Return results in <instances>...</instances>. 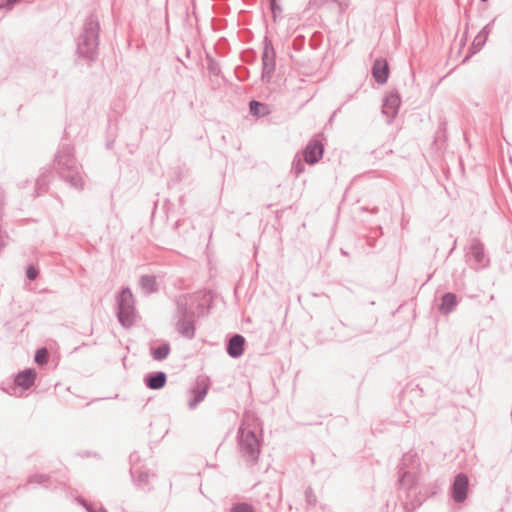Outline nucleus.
Returning a JSON list of instances; mask_svg holds the SVG:
<instances>
[{
  "instance_id": "f257e3e1",
  "label": "nucleus",
  "mask_w": 512,
  "mask_h": 512,
  "mask_svg": "<svg viewBox=\"0 0 512 512\" xmlns=\"http://www.w3.org/2000/svg\"><path fill=\"white\" fill-rule=\"evenodd\" d=\"M100 23L95 13L84 21L81 33L76 38V55L78 59L90 64L99 54Z\"/></svg>"
},
{
  "instance_id": "f03ea898",
  "label": "nucleus",
  "mask_w": 512,
  "mask_h": 512,
  "mask_svg": "<svg viewBox=\"0 0 512 512\" xmlns=\"http://www.w3.org/2000/svg\"><path fill=\"white\" fill-rule=\"evenodd\" d=\"M54 167L60 177L71 187L76 189L83 188V180L81 176V166L74 156V148L70 144H62L58 149Z\"/></svg>"
},
{
  "instance_id": "7ed1b4c3",
  "label": "nucleus",
  "mask_w": 512,
  "mask_h": 512,
  "mask_svg": "<svg viewBox=\"0 0 512 512\" xmlns=\"http://www.w3.org/2000/svg\"><path fill=\"white\" fill-rule=\"evenodd\" d=\"M263 438L257 435L252 429L242 425L237 431V445L241 458L247 466L251 467L258 463L261 453Z\"/></svg>"
},
{
  "instance_id": "20e7f679",
  "label": "nucleus",
  "mask_w": 512,
  "mask_h": 512,
  "mask_svg": "<svg viewBox=\"0 0 512 512\" xmlns=\"http://www.w3.org/2000/svg\"><path fill=\"white\" fill-rule=\"evenodd\" d=\"M175 328L186 339L195 337L196 312L192 304L188 302V295H181L176 300Z\"/></svg>"
},
{
  "instance_id": "39448f33",
  "label": "nucleus",
  "mask_w": 512,
  "mask_h": 512,
  "mask_svg": "<svg viewBox=\"0 0 512 512\" xmlns=\"http://www.w3.org/2000/svg\"><path fill=\"white\" fill-rule=\"evenodd\" d=\"M420 459L416 452L409 451L402 456L398 465V483L399 486H409V493L413 490L414 485L418 482V472L420 470Z\"/></svg>"
},
{
  "instance_id": "423d86ee",
  "label": "nucleus",
  "mask_w": 512,
  "mask_h": 512,
  "mask_svg": "<svg viewBox=\"0 0 512 512\" xmlns=\"http://www.w3.org/2000/svg\"><path fill=\"white\" fill-rule=\"evenodd\" d=\"M276 52L273 47L272 41L265 36L263 39V52L261 56L262 60V73H261V79L263 82H270L272 75L275 71L276 67Z\"/></svg>"
},
{
  "instance_id": "0eeeda50",
  "label": "nucleus",
  "mask_w": 512,
  "mask_h": 512,
  "mask_svg": "<svg viewBox=\"0 0 512 512\" xmlns=\"http://www.w3.org/2000/svg\"><path fill=\"white\" fill-rule=\"evenodd\" d=\"M469 479L464 473H458L451 484L450 496L457 503H463L468 497Z\"/></svg>"
},
{
  "instance_id": "6e6552de",
  "label": "nucleus",
  "mask_w": 512,
  "mask_h": 512,
  "mask_svg": "<svg viewBox=\"0 0 512 512\" xmlns=\"http://www.w3.org/2000/svg\"><path fill=\"white\" fill-rule=\"evenodd\" d=\"M401 105V96L398 91H390L383 99L381 112L387 117V122L390 124L397 116Z\"/></svg>"
},
{
  "instance_id": "1a4fd4ad",
  "label": "nucleus",
  "mask_w": 512,
  "mask_h": 512,
  "mask_svg": "<svg viewBox=\"0 0 512 512\" xmlns=\"http://www.w3.org/2000/svg\"><path fill=\"white\" fill-rule=\"evenodd\" d=\"M116 316L119 323L128 328V286H123L117 295Z\"/></svg>"
},
{
  "instance_id": "9d476101",
  "label": "nucleus",
  "mask_w": 512,
  "mask_h": 512,
  "mask_svg": "<svg viewBox=\"0 0 512 512\" xmlns=\"http://www.w3.org/2000/svg\"><path fill=\"white\" fill-rule=\"evenodd\" d=\"M324 154V146L317 138H312L304 149V161L314 165L320 161Z\"/></svg>"
},
{
  "instance_id": "9b49d317",
  "label": "nucleus",
  "mask_w": 512,
  "mask_h": 512,
  "mask_svg": "<svg viewBox=\"0 0 512 512\" xmlns=\"http://www.w3.org/2000/svg\"><path fill=\"white\" fill-rule=\"evenodd\" d=\"M36 376L37 373L34 368H26L18 372L14 377L13 390L16 391L17 388H21L22 390L30 389L35 383ZM15 393L16 392H13L12 394Z\"/></svg>"
},
{
  "instance_id": "f8f14e48",
  "label": "nucleus",
  "mask_w": 512,
  "mask_h": 512,
  "mask_svg": "<svg viewBox=\"0 0 512 512\" xmlns=\"http://www.w3.org/2000/svg\"><path fill=\"white\" fill-rule=\"evenodd\" d=\"M245 345V337L241 334H234L226 343V352L231 358L237 359L244 354Z\"/></svg>"
},
{
  "instance_id": "ddd939ff",
  "label": "nucleus",
  "mask_w": 512,
  "mask_h": 512,
  "mask_svg": "<svg viewBox=\"0 0 512 512\" xmlns=\"http://www.w3.org/2000/svg\"><path fill=\"white\" fill-rule=\"evenodd\" d=\"M371 74L378 84L383 85L387 83L390 75L388 62L384 59H376L372 64Z\"/></svg>"
},
{
  "instance_id": "4468645a",
  "label": "nucleus",
  "mask_w": 512,
  "mask_h": 512,
  "mask_svg": "<svg viewBox=\"0 0 512 512\" xmlns=\"http://www.w3.org/2000/svg\"><path fill=\"white\" fill-rule=\"evenodd\" d=\"M400 487L405 489L406 491V500L403 502V508L405 512H414L417 508H419L422 505L424 501V498L417 492V483L414 485V488L410 492V495L408 485Z\"/></svg>"
},
{
  "instance_id": "2eb2a0df",
  "label": "nucleus",
  "mask_w": 512,
  "mask_h": 512,
  "mask_svg": "<svg viewBox=\"0 0 512 512\" xmlns=\"http://www.w3.org/2000/svg\"><path fill=\"white\" fill-rule=\"evenodd\" d=\"M212 300V297L208 298L207 295H203L202 297L188 296V302L193 305L196 317L206 316L209 314L212 307Z\"/></svg>"
},
{
  "instance_id": "dca6fc26",
  "label": "nucleus",
  "mask_w": 512,
  "mask_h": 512,
  "mask_svg": "<svg viewBox=\"0 0 512 512\" xmlns=\"http://www.w3.org/2000/svg\"><path fill=\"white\" fill-rule=\"evenodd\" d=\"M144 384L151 390H159L167 383V374L164 371L149 372L144 376Z\"/></svg>"
},
{
  "instance_id": "f3484780",
  "label": "nucleus",
  "mask_w": 512,
  "mask_h": 512,
  "mask_svg": "<svg viewBox=\"0 0 512 512\" xmlns=\"http://www.w3.org/2000/svg\"><path fill=\"white\" fill-rule=\"evenodd\" d=\"M458 305L457 295L453 292H446L440 297V304L438 305V311L442 315L451 313Z\"/></svg>"
},
{
  "instance_id": "a211bd4d",
  "label": "nucleus",
  "mask_w": 512,
  "mask_h": 512,
  "mask_svg": "<svg viewBox=\"0 0 512 512\" xmlns=\"http://www.w3.org/2000/svg\"><path fill=\"white\" fill-rule=\"evenodd\" d=\"M209 387L205 384L196 385L190 390L191 397L188 400V408L193 410L195 409L206 397L208 393Z\"/></svg>"
},
{
  "instance_id": "6ab92c4d",
  "label": "nucleus",
  "mask_w": 512,
  "mask_h": 512,
  "mask_svg": "<svg viewBox=\"0 0 512 512\" xmlns=\"http://www.w3.org/2000/svg\"><path fill=\"white\" fill-rule=\"evenodd\" d=\"M470 255L474 260L477 267L484 266L485 262V250L484 244L478 239L474 238L470 244Z\"/></svg>"
},
{
  "instance_id": "aec40b11",
  "label": "nucleus",
  "mask_w": 512,
  "mask_h": 512,
  "mask_svg": "<svg viewBox=\"0 0 512 512\" xmlns=\"http://www.w3.org/2000/svg\"><path fill=\"white\" fill-rule=\"evenodd\" d=\"M281 502V491L279 488L271 487L265 494L261 503L263 506H267L271 511L277 509Z\"/></svg>"
},
{
  "instance_id": "412c9836",
  "label": "nucleus",
  "mask_w": 512,
  "mask_h": 512,
  "mask_svg": "<svg viewBox=\"0 0 512 512\" xmlns=\"http://www.w3.org/2000/svg\"><path fill=\"white\" fill-rule=\"evenodd\" d=\"M154 477L155 474L150 472V470H141L137 472V476L133 481L137 488L143 491H149L151 489L150 478Z\"/></svg>"
},
{
  "instance_id": "4be33fe9",
  "label": "nucleus",
  "mask_w": 512,
  "mask_h": 512,
  "mask_svg": "<svg viewBox=\"0 0 512 512\" xmlns=\"http://www.w3.org/2000/svg\"><path fill=\"white\" fill-rule=\"evenodd\" d=\"M139 285L144 294H152L158 291V284L154 275H142L139 280Z\"/></svg>"
},
{
  "instance_id": "5701e85b",
  "label": "nucleus",
  "mask_w": 512,
  "mask_h": 512,
  "mask_svg": "<svg viewBox=\"0 0 512 512\" xmlns=\"http://www.w3.org/2000/svg\"><path fill=\"white\" fill-rule=\"evenodd\" d=\"M171 352L170 343L165 341L162 342L159 346H151L150 354L155 361H163L165 360Z\"/></svg>"
},
{
  "instance_id": "b1692460",
  "label": "nucleus",
  "mask_w": 512,
  "mask_h": 512,
  "mask_svg": "<svg viewBox=\"0 0 512 512\" xmlns=\"http://www.w3.org/2000/svg\"><path fill=\"white\" fill-rule=\"evenodd\" d=\"M249 112L252 116L259 118L268 115L270 108L267 104L252 99L249 101Z\"/></svg>"
},
{
  "instance_id": "393cba45",
  "label": "nucleus",
  "mask_w": 512,
  "mask_h": 512,
  "mask_svg": "<svg viewBox=\"0 0 512 512\" xmlns=\"http://www.w3.org/2000/svg\"><path fill=\"white\" fill-rule=\"evenodd\" d=\"M51 173L52 172L50 169H45V171L42 172L40 176L36 179L34 197L40 196L46 191L47 185L51 177Z\"/></svg>"
},
{
  "instance_id": "a878e982",
  "label": "nucleus",
  "mask_w": 512,
  "mask_h": 512,
  "mask_svg": "<svg viewBox=\"0 0 512 512\" xmlns=\"http://www.w3.org/2000/svg\"><path fill=\"white\" fill-rule=\"evenodd\" d=\"M50 480V476L46 474H33L29 476L27 483L23 487L27 488L30 484H38L44 488H49Z\"/></svg>"
},
{
  "instance_id": "bb28decb",
  "label": "nucleus",
  "mask_w": 512,
  "mask_h": 512,
  "mask_svg": "<svg viewBox=\"0 0 512 512\" xmlns=\"http://www.w3.org/2000/svg\"><path fill=\"white\" fill-rule=\"evenodd\" d=\"M486 42H487V38H485V36L477 34L476 37L474 38V41H473L470 49H469L470 53L468 55H466L463 62L465 63L473 54L480 51L483 48V46L486 44Z\"/></svg>"
},
{
  "instance_id": "cd10ccee",
  "label": "nucleus",
  "mask_w": 512,
  "mask_h": 512,
  "mask_svg": "<svg viewBox=\"0 0 512 512\" xmlns=\"http://www.w3.org/2000/svg\"><path fill=\"white\" fill-rule=\"evenodd\" d=\"M207 69L209 73L213 76H219L221 73L220 64L210 55H207Z\"/></svg>"
},
{
  "instance_id": "c85d7f7f",
  "label": "nucleus",
  "mask_w": 512,
  "mask_h": 512,
  "mask_svg": "<svg viewBox=\"0 0 512 512\" xmlns=\"http://www.w3.org/2000/svg\"><path fill=\"white\" fill-rule=\"evenodd\" d=\"M48 357H49V354H48V351L46 348H38L34 355V361L38 365H44L47 363Z\"/></svg>"
},
{
  "instance_id": "c756f323",
  "label": "nucleus",
  "mask_w": 512,
  "mask_h": 512,
  "mask_svg": "<svg viewBox=\"0 0 512 512\" xmlns=\"http://www.w3.org/2000/svg\"><path fill=\"white\" fill-rule=\"evenodd\" d=\"M77 502L83 506L87 512H108L103 506H100L98 509H96L93 503L88 502L82 497H78Z\"/></svg>"
},
{
  "instance_id": "7c9ffc66",
  "label": "nucleus",
  "mask_w": 512,
  "mask_h": 512,
  "mask_svg": "<svg viewBox=\"0 0 512 512\" xmlns=\"http://www.w3.org/2000/svg\"><path fill=\"white\" fill-rule=\"evenodd\" d=\"M140 316L135 308V301L132 292L130 291V327L134 325Z\"/></svg>"
},
{
  "instance_id": "2f4dec72",
  "label": "nucleus",
  "mask_w": 512,
  "mask_h": 512,
  "mask_svg": "<svg viewBox=\"0 0 512 512\" xmlns=\"http://www.w3.org/2000/svg\"><path fill=\"white\" fill-rule=\"evenodd\" d=\"M230 512H253V507L248 503L240 502L234 504L231 507Z\"/></svg>"
},
{
  "instance_id": "473e14b6",
  "label": "nucleus",
  "mask_w": 512,
  "mask_h": 512,
  "mask_svg": "<svg viewBox=\"0 0 512 512\" xmlns=\"http://www.w3.org/2000/svg\"><path fill=\"white\" fill-rule=\"evenodd\" d=\"M305 500L309 506H315L317 504V497L310 486L305 490Z\"/></svg>"
},
{
  "instance_id": "72a5a7b5",
  "label": "nucleus",
  "mask_w": 512,
  "mask_h": 512,
  "mask_svg": "<svg viewBox=\"0 0 512 512\" xmlns=\"http://www.w3.org/2000/svg\"><path fill=\"white\" fill-rule=\"evenodd\" d=\"M321 41H322V34H321V32L316 31L312 34L310 41H309V45L312 49H317L320 46Z\"/></svg>"
},
{
  "instance_id": "f704fd0d",
  "label": "nucleus",
  "mask_w": 512,
  "mask_h": 512,
  "mask_svg": "<svg viewBox=\"0 0 512 512\" xmlns=\"http://www.w3.org/2000/svg\"><path fill=\"white\" fill-rule=\"evenodd\" d=\"M305 170V165L300 159H294L292 163V172L298 177Z\"/></svg>"
},
{
  "instance_id": "c9c22d12",
  "label": "nucleus",
  "mask_w": 512,
  "mask_h": 512,
  "mask_svg": "<svg viewBox=\"0 0 512 512\" xmlns=\"http://www.w3.org/2000/svg\"><path fill=\"white\" fill-rule=\"evenodd\" d=\"M235 74L238 80L245 81L249 77V70L244 66H237L235 68Z\"/></svg>"
},
{
  "instance_id": "e433bc0d",
  "label": "nucleus",
  "mask_w": 512,
  "mask_h": 512,
  "mask_svg": "<svg viewBox=\"0 0 512 512\" xmlns=\"http://www.w3.org/2000/svg\"><path fill=\"white\" fill-rule=\"evenodd\" d=\"M38 275H39V269L36 266H34L33 264H30L27 266V268H26L27 279H29L30 281H34V280H36Z\"/></svg>"
},
{
  "instance_id": "4c0bfd02",
  "label": "nucleus",
  "mask_w": 512,
  "mask_h": 512,
  "mask_svg": "<svg viewBox=\"0 0 512 512\" xmlns=\"http://www.w3.org/2000/svg\"><path fill=\"white\" fill-rule=\"evenodd\" d=\"M20 0H1L0 1V10L5 9L6 11H10Z\"/></svg>"
},
{
  "instance_id": "58836bf2",
  "label": "nucleus",
  "mask_w": 512,
  "mask_h": 512,
  "mask_svg": "<svg viewBox=\"0 0 512 512\" xmlns=\"http://www.w3.org/2000/svg\"><path fill=\"white\" fill-rule=\"evenodd\" d=\"M269 9L273 15L274 21L276 20L277 14L282 12V8L279 2H269Z\"/></svg>"
},
{
  "instance_id": "ea45409f",
  "label": "nucleus",
  "mask_w": 512,
  "mask_h": 512,
  "mask_svg": "<svg viewBox=\"0 0 512 512\" xmlns=\"http://www.w3.org/2000/svg\"><path fill=\"white\" fill-rule=\"evenodd\" d=\"M256 58V53L253 50H246L242 52V59L246 62H252Z\"/></svg>"
},
{
  "instance_id": "a19ab883",
  "label": "nucleus",
  "mask_w": 512,
  "mask_h": 512,
  "mask_svg": "<svg viewBox=\"0 0 512 512\" xmlns=\"http://www.w3.org/2000/svg\"><path fill=\"white\" fill-rule=\"evenodd\" d=\"M495 19L491 20L488 24H486L478 34L485 36V38L488 39V36L492 30V25L494 23Z\"/></svg>"
},
{
  "instance_id": "79ce46f5",
  "label": "nucleus",
  "mask_w": 512,
  "mask_h": 512,
  "mask_svg": "<svg viewBox=\"0 0 512 512\" xmlns=\"http://www.w3.org/2000/svg\"><path fill=\"white\" fill-rule=\"evenodd\" d=\"M305 37L303 35H298L294 39V45L302 46L304 44Z\"/></svg>"
},
{
  "instance_id": "37998d69",
  "label": "nucleus",
  "mask_w": 512,
  "mask_h": 512,
  "mask_svg": "<svg viewBox=\"0 0 512 512\" xmlns=\"http://www.w3.org/2000/svg\"><path fill=\"white\" fill-rule=\"evenodd\" d=\"M118 8V2L117 1H114L113 4H112V11L115 12Z\"/></svg>"
},
{
  "instance_id": "c03bdc74",
  "label": "nucleus",
  "mask_w": 512,
  "mask_h": 512,
  "mask_svg": "<svg viewBox=\"0 0 512 512\" xmlns=\"http://www.w3.org/2000/svg\"><path fill=\"white\" fill-rule=\"evenodd\" d=\"M220 44H221V41H220V42L218 43V45H217L218 53H220V54L224 55V54H226V49H224V50L220 51Z\"/></svg>"
},
{
  "instance_id": "a18cd8bd",
  "label": "nucleus",
  "mask_w": 512,
  "mask_h": 512,
  "mask_svg": "<svg viewBox=\"0 0 512 512\" xmlns=\"http://www.w3.org/2000/svg\"><path fill=\"white\" fill-rule=\"evenodd\" d=\"M5 246V243H4V240L3 238L0 236V251L2 250V248Z\"/></svg>"
},
{
  "instance_id": "49530a36",
  "label": "nucleus",
  "mask_w": 512,
  "mask_h": 512,
  "mask_svg": "<svg viewBox=\"0 0 512 512\" xmlns=\"http://www.w3.org/2000/svg\"><path fill=\"white\" fill-rule=\"evenodd\" d=\"M368 332H369L368 330H363V329L357 330V334H365V333H368Z\"/></svg>"
},
{
  "instance_id": "de8ad7c7",
  "label": "nucleus",
  "mask_w": 512,
  "mask_h": 512,
  "mask_svg": "<svg viewBox=\"0 0 512 512\" xmlns=\"http://www.w3.org/2000/svg\"><path fill=\"white\" fill-rule=\"evenodd\" d=\"M456 243H457V240H454L453 247L451 248L449 254H451L454 251V249L456 248Z\"/></svg>"
},
{
  "instance_id": "09e8293b",
  "label": "nucleus",
  "mask_w": 512,
  "mask_h": 512,
  "mask_svg": "<svg viewBox=\"0 0 512 512\" xmlns=\"http://www.w3.org/2000/svg\"><path fill=\"white\" fill-rule=\"evenodd\" d=\"M113 141H107L106 147L110 149L112 147Z\"/></svg>"
},
{
  "instance_id": "8fccbe9b",
  "label": "nucleus",
  "mask_w": 512,
  "mask_h": 512,
  "mask_svg": "<svg viewBox=\"0 0 512 512\" xmlns=\"http://www.w3.org/2000/svg\"><path fill=\"white\" fill-rule=\"evenodd\" d=\"M129 473H130V478H134V471H133V468L130 467V470H129Z\"/></svg>"
},
{
  "instance_id": "3c124183",
  "label": "nucleus",
  "mask_w": 512,
  "mask_h": 512,
  "mask_svg": "<svg viewBox=\"0 0 512 512\" xmlns=\"http://www.w3.org/2000/svg\"><path fill=\"white\" fill-rule=\"evenodd\" d=\"M378 212V207H373L371 213L376 214Z\"/></svg>"
},
{
  "instance_id": "603ef678",
  "label": "nucleus",
  "mask_w": 512,
  "mask_h": 512,
  "mask_svg": "<svg viewBox=\"0 0 512 512\" xmlns=\"http://www.w3.org/2000/svg\"><path fill=\"white\" fill-rule=\"evenodd\" d=\"M122 361H123V365H124V367H125V366H126V356L123 358V360H122Z\"/></svg>"
},
{
  "instance_id": "864d4df0",
  "label": "nucleus",
  "mask_w": 512,
  "mask_h": 512,
  "mask_svg": "<svg viewBox=\"0 0 512 512\" xmlns=\"http://www.w3.org/2000/svg\"><path fill=\"white\" fill-rule=\"evenodd\" d=\"M341 253H342L343 255H347V252H346V251H344L343 249H341Z\"/></svg>"
},
{
  "instance_id": "5fc2aeb1",
  "label": "nucleus",
  "mask_w": 512,
  "mask_h": 512,
  "mask_svg": "<svg viewBox=\"0 0 512 512\" xmlns=\"http://www.w3.org/2000/svg\"><path fill=\"white\" fill-rule=\"evenodd\" d=\"M269 2H280V0H268Z\"/></svg>"
},
{
  "instance_id": "6e6d98bb",
  "label": "nucleus",
  "mask_w": 512,
  "mask_h": 512,
  "mask_svg": "<svg viewBox=\"0 0 512 512\" xmlns=\"http://www.w3.org/2000/svg\"><path fill=\"white\" fill-rule=\"evenodd\" d=\"M480 1L485 3V2H487L488 0H480Z\"/></svg>"
}]
</instances>
